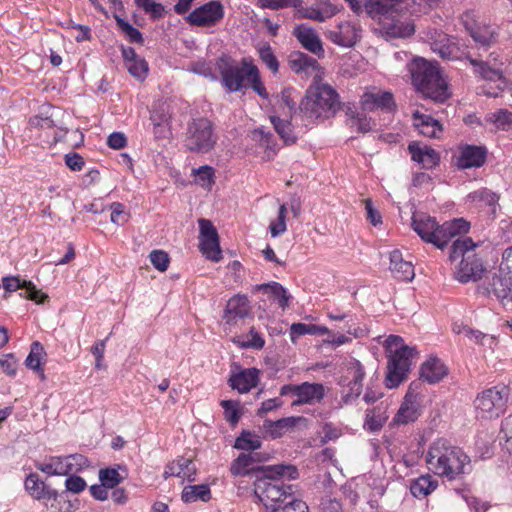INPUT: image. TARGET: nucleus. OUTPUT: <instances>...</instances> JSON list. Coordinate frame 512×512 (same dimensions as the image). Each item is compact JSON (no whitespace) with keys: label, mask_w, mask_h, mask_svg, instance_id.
Listing matches in <instances>:
<instances>
[{"label":"nucleus","mask_w":512,"mask_h":512,"mask_svg":"<svg viewBox=\"0 0 512 512\" xmlns=\"http://www.w3.org/2000/svg\"><path fill=\"white\" fill-rule=\"evenodd\" d=\"M298 470L289 465H272L258 470L254 482V493L265 506L266 512L283 504L288 496H293L292 486L285 485L281 478L295 479Z\"/></svg>","instance_id":"obj_1"},{"label":"nucleus","mask_w":512,"mask_h":512,"mask_svg":"<svg viewBox=\"0 0 512 512\" xmlns=\"http://www.w3.org/2000/svg\"><path fill=\"white\" fill-rule=\"evenodd\" d=\"M426 463L434 474L454 480L465 473L470 458L460 447L446 439H438L430 445Z\"/></svg>","instance_id":"obj_2"},{"label":"nucleus","mask_w":512,"mask_h":512,"mask_svg":"<svg viewBox=\"0 0 512 512\" xmlns=\"http://www.w3.org/2000/svg\"><path fill=\"white\" fill-rule=\"evenodd\" d=\"M411 227L424 242L443 250L452 238L467 233L470 223L463 218H455L440 225L434 217L413 214Z\"/></svg>","instance_id":"obj_3"},{"label":"nucleus","mask_w":512,"mask_h":512,"mask_svg":"<svg viewBox=\"0 0 512 512\" xmlns=\"http://www.w3.org/2000/svg\"><path fill=\"white\" fill-rule=\"evenodd\" d=\"M339 106L337 92L327 84H314L299 104L301 126L307 128L319 119L334 115Z\"/></svg>","instance_id":"obj_4"},{"label":"nucleus","mask_w":512,"mask_h":512,"mask_svg":"<svg viewBox=\"0 0 512 512\" xmlns=\"http://www.w3.org/2000/svg\"><path fill=\"white\" fill-rule=\"evenodd\" d=\"M412 83L425 97L444 102L449 97L447 83L438 67L423 58H416L410 66Z\"/></svg>","instance_id":"obj_5"},{"label":"nucleus","mask_w":512,"mask_h":512,"mask_svg":"<svg viewBox=\"0 0 512 512\" xmlns=\"http://www.w3.org/2000/svg\"><path fill=\"white\" fill-rule=\"evenodd\" d=\"M390 349L395 347L388 360L385 385L389 389L396 388L406 378L410 370L412 359L417 354L414 347L403 344V340L399 336L390 335L387 339Z\"/></svg>","instance_id":"obj_6"},{"label":"nucleus","mask_w":512,"mask_h":512,"mask_svg":"<svg viewBox=\"0 0 512 512\" xmlns=\"http://www.w3.org/2000/svg\"><path fill=\"white\" fill-rule=\"evenodd\" d=\"M470 64L474 67V73L481 79L494 83L497 91L487 92L489 96L497 97L500 92L506 90L511 85L510 77L512 75V62L507 58L498 59L494 54H490L486 61L477 60L468 57Z\"/></svg>","instance_id":"obj_7"},{"label":"nucleus","mask_w":512,"mask_h":512,"mask_svg":"<svg viewBox=\"0 0 512 512\" xmlns=\"http://www.w3.org/2000/svg\"><path fill=\"white\" fill-rule=\"evenodd\" d=\"M253 65L247 59H243L241 64H238L226 55L219 57L215 63L221 76V84L228 92H238L247 88L248 68Z\"/></svg>","instance_id":"obj_8"},{"label":"nucleus","mask_w":512,"mask_h":512,"mask_svg":"<svg viewBox=\"0 0 512 512\" xmlns=\"http://www.w3.org/2000/svg\"><path fill=\"white\" fill-rule=\"evenodd\" d=\"M217 141L212 123L206 118L194 119L187 129L185 145L195 153H208Z\"/></svg>","instance_id":"obj_9"},{"label":"nucleus","mask_w":512,"mask_h":512,"mask_svg":"<svg viewBox=\"0 0 512 512\" xmlns=\"http://www.w3.org/2000/svg\"><path fill=\"white\" fill-rule=\"evenodd\" d=\"M508 399L506 387H492L476 397L474 407L478 418L492 419L499 417L505 410Z\"/></svg>","instance_id":"obj_10"},{"label":"nucleus","mask_w":512,"mask_h":512,"mask_svg":"<svg viewBox=\"0 0 512 512\" xmlns=\"http://www.w3.org/2000/svg\"><path fill=\"white\" fill-rule=\"evenodd\" d=\"M468 16V14L465 15L464 26L478 48L488 49L497 43L499 27L496 24L469 22Z\"/></svg>","instance_id":"obj_11"},{"label":"nucleus","mask_w":512,"mask_h":512,"mask_svg":"<svg viewBox=\"0 0 512 512\" xmlns=\"http://www.w3.org/2000/svg\"><path fill=\"white\" fill-rule=\"evenodd\" d=\"M224 17V8L218 1H210L194 9L188 16L187 21L198 27H209L215 25Z\"/></svg>","instance_id":"obj_12"},{"label":"nucleus","mask_w":512,"mask_h":512,"mask_svg":"<svg viewBox=\"0 0 512 512\" xmlns=\"http://www.w3.org/2000/svg\"><path fill=\"white\" fill-rule=\"evenodd\" d=\"M361 31V26L357 22L343 21L334 29L327 30L325 35L334 44L349 48L360 39Z\"/></svg>","instance_id":"obj_13"},{"label":"nucleus","mask_w":512,"mask_h":512,"mask_svg":"<svg viewBox=\"0 0 512 512\" xmlns=\"http://www.w3.org/2000/svg\"><path fill=\"white\" fill-rule=\"evenodd\" d=\"M267 460V457L260 453L251 451L240 454L232 463L230 471L235 476L252 475L257 479L258 470H265L268 466H260Z\"/></svg>","instance_id":"obj_14"},{"label":"nucleus","mask_w":512,"mask_h":512,"mask_svg":"<svg viewBox=\"0 0 512 512\" xmlns=\"http://www.w3.org/2000/svg\"><path fill=\"white\" fill-rule=\"evenodd\" d=\"M489 296H495L504 306H512V273L501 271L494 274L486 288Z\"/></svg>","instance_id":"obj_15"},{"label":"nucleus","mask_w":512,"mask_h":512,"mask_svg":"<svg viewBox=\"0 0 512 512\" xmlns=\"http://www.w3.org/2000/svg\"><path fill=\"white\" fill-rule=\"evenodd\" d=\"M483 272L484 266L481 258L474 252L468 253L467 256L460 261L455 271V278L461 283H468L480 279Z\"/></svg>","instance_id":"obj_16"},{"label":"nucleus","mask_w":512,"mask_h":512,"mask_svg":"<svg viewBox=\"0 0 512 512\" xmlns=\"http://www.w3.org/2000/svg\"><path fill=\"white\" fill-rule=\"evenodd\" d=\"M487 150L483 146L464 145L459 148L456 165L460 169L478 168L484 165Z\"/></svg>","instance_id":"obj_17"},{"label":"nucleus","mask_w":512,"mask_h":512,"mask_svg":"<svg viewBox=\"0 0 512 512\" xmlns=\"http://www.w3.org/2000/svg\"><path fill=\"white\" fill-rule=\"evenodd\" d=\"M302 98L301 94L293 88L283 89L278 100V106L281 111H277V115L294 119L296 124H298V121L301 122V116L298 112Z\"/></svg>","instance_id":"obj_18"},{"label":"nucleus","mask_w":512,"mask_h":512,"mask_svg":"<svg viewBox=\"0 0 512 512\" xmlns=\"http://www.w3.org/2000/svg\"><path fill=\"white\" fill-rule=\"evenodd\" d=\"M259 374L260 371L257 368L240 369L238 372L232 371L228 384L239 393H247L257 386Z\"/></svg>","instance_id":"obj_19"},{"label":"nucleus","mask_w":512,"mask_h":512,"mask_svg":"<svg viewBox=\"0 0 512 512\" xmlns=\"http://www.w3.org/2000/svg\"><path fill=\"white\" fill-rule=\"evenodd\" d=\"M293 35L300 44L309 52L322 57L324 49L317 32L306 24L297 25L293 30Z\"/></svg>","instance_id":"obj_20"},{"label":"nucleus","mask_w":512,"mask_h":512,"mask_svg":"<svg viewBox=\"0 0 512 512\" xmlns=\"http://www.w3.org/2000/svg\"><path fill=\"white\" fill-rule=\"evenodd\" d=\"M361 108L363 111L372 112L381 109L386 112H391L394 107L393 95L390 92H366L362 95Z\"/></svg>","instance_id":"obj_21"},{"label":"nucleus","mask_w":512,"mask_h":512,"mask_svg":"<svg viewBox=\"0 0 512 512\" xmlns=\"http://www.w3.org/2000/svg\"><path fill=\"white\" fill-rule=\"evenodd\" d=\"M403 1L404 0H365L364 8L372 19L382 20L383 17L398 14L399 6Z\"/></svg>","instance_id":"obj_22"},{"label":"nucleus","mask_w":512,"mask_h":512,"mask_svg":"<svg viewBox=\"0 0 512 512\" xmlns=\"http://www.w3.org/2000/svg\"><path fill=\"white\" fill-rule=\"evenodd\" d=\"M250 309L248 298L244 295H236L227 302L223 318L227 324L235 325L238 320L249 315Z\"/></svg>","instance_id":"obj_23"},{"label":"nucleus","mask_w":512,"mask_h":512,"mask_svg":"<svg viewBox=\"0 0 512 512\" xmlns=\"http://www.w3.org/2000/svg\"><path fill=\"white\" fill-rule=\"evenodd\" d=\"M170 476L193 482L196 480V466L191 459L183 456L178 457L165 467L164 477L168 478Z\"/></svg>","instance_id":"obj_24"},{"label":"nucleus","mask_w":512,"mask_h":512,"mask_svg":"<svg viewBox=\"0 0 512 512\" xmlns=\"http://www.w3.org/2000/svg\"><path fill=\"white\" fill-rule=\"evenodd\" d=\"M324 396L325 388L321 383L303 382L299 384L297 398L291 403V406L314 404L320 402Z\"/></svg>","instance_id":"obj_25"},{"label":"nucleus","mask_w":512,"mask_h":512,"mask_svg":"<svg viewBox=\"0 0 512 512\" xmlns=\"http://www.w3.org/2000/svg\"><path fill=\"white\" fill-rule=\"evenodd\" d=\"M24 487L27 493L35 500H56L58 497V492L49 488L42 480H40L36 473H30L26 477Z\"/></svg>","instance_id":"obj_26"},{"label":"nucleus","mask_w":512,"mask_h":512,"mask_svg":"<svg viewBox=\"0 0 512 512\" xmlns=\"http://www.w3.org/2000/svg\"><path fill=\"white\" fill-rule=\"evenodd\" d=\"M408 150L412 160L419 163L424 169H432L439 164V154L431 147L412 142L409 144Z\"/></svg>","instance_id":"obj_27"},{"label":"nucleus","mask_w":512,"mask_h":512,"mask_svg":"<svg viewBox=\"0 0 512 512\" xmlns=\"http://www.w3.org/2000/svg\"><path fill=\"white\" fill-rule=\"evenodd\" d=\"M2 282L3 287L7 292H14L18 289H25L26 297L36 302L37 304L44 303V301L48 298L45 293L37 290L31 282H21V280L17 277H4Z\"/></svg>","instance_id":"obj_28"},{"label":"nucleus","mask_w":512,"mask_h":512,"mask_svg":"<svg viewBox=\"0 0 512 512\" xmlns=\"http://www.w3.org/2000/svg\"><path fill=\"white\" fill-rule=\"evenodd\" d=\"M389 259V269L396 279L406 282L413 280L415 276L414 267L410 261L403 259L402 253L399 250H393L390 253Z\"/></svg>","instance_id":"obj_29"},{"label":"nucleus","mask_w":512,"mask_h":512,"mask_svg":"<svg viewBox=\"0 0 512 512\" xmlns=\"http://www.w3.org/2000/svg\"><path fill=\"white\" fill-rule=\"evenodd\" d=\"M394 14L390 17H383L382 20H378L387 35L391 37L404 38L412 35L415 31V27L411 21H401L399 19H395Z\"/></svg>","instance_id":"obj_30"},{"label":"nucleus","mask_w":512,"mask_h":512,"mask_svg":"<svg viewBox=\"0 0 512 512\" xmlns=\"http://www.w3.org/2000/svg\"><path fill=\"white\" fill-rule=\"evenodd\" d=\"M447 374V368L436 357H431L425 361L420 368V378L430 384L441 381Z\"/></svg>","instance_id":"obj_31"},{"label":"nucleus","mask_w":512,"mask_h":512,"mask_svg":"<svg viewBox=\"0 0 512 512\" xmlns=\"http://www.w3.org/2000/svg\"><path fill=\"white\" fill-rule=\"evenodd\" d=\"M270 120L274 126L275 131L286 144H293L296 142L297 136L294 133V126L301 125L300 121H298V124H296L294 119L277 114L271 115Z\"/></svg>","instance_id":"obj_32"},{"label":"nucleus","mask_w":512,"mask_h":512,"mask_svg":"<svg viewBox=\"0 0 512 512\" xmlns=\"http://www.w3.org/2000/svg\"><path fill=\"white\" fill-rule=\"evenodd\" d=\"M414 126L425 137L438 138L442 132L441 124L430 115L416 111L413 114Z\"/></svg>","instance_id":"obj_33"},{"label":"nucleus","mask_w":512,"mask_h":512,"mask_svg":"<svg viewBox=\"0 0 512 512\" xmlns=\"http://www.w3.org/2000/svg\"><path fill=\"white\" fill-rule=\"evenodd\" d=\"M499 196L487 188H481L467 195V201L478 208H488L495 214Z\"/></svg>","instance_id":"obj_34"},{"label":"nucleus","mask_w":512,"mask_h":512,"mask_svg":"<svg viewBox=\"0 0 512 512\" xmlns=\"http://www.w3.org/2000/svg\"><path fill=\"white\" fill-rule=\"evenodd\" d=\"M289 66L297 74L309 75L318 69V61L302 52H294L289 57Z\"/></svg>","instance_id":"obj_35"},{"label":"nucleus","mask_w":512,"mask_h":512,"mask_svg":"<svg viewBox=\"0 0 512 512\" xmlns=\"http://www.w3.org/2000/svg\"><path fill=\"white\" fill-rule=\"evenodd\" d=\"M418 406L416 403V395L408 391L405 395L404 401L401 404L394 421L399 424H406L413 422L418 418Z\"/></svg>","instance_id":"obj_36"},{"label":"nucleus","mask_w":512,"mask_h":512,"mask_svg":"<svg viewBox=\"0 0 512 512\" xmlns=\"http://www.w3.org/2000/svg\"><path fill=\"white\" fill-rule=\"evenodd\" d=\"M438 487V480L433 476L421 475L410 482V492L418 499H423L435 491Z\"/></svg>","instance_id":"obj_37"},{"label":"nucleus","mask_w":512,"mask_h":512,"mask_svg":"<svg viewBox=\"0 0 512 512\" xmlns=\"http://www.w3.org/2000/svg\"><path fill=\"white\" fill-rule=\"evenodd\" d=\"M302 419V417L291 416L281 418L276 421L265 420L263 427L265 428L266 432L269 433L270 436L275 439L281 437L286 431L294 428L296 424Z\"/></svg>","instance_id":"obj_38"},{"label":"nucleus","mask_w":512,"mask_h":512,"mask_svg":"<svg viewBox=\"0 0 512 512\" xmlns=\"http://www.w3.org/2000/svg\"><path fill=\"white\" fill-rule=\"evenodd\" d=\"M181 499L184 503L208 502L211 499L210 487L207 484L187 485L182 490Z\"/></svg>","instance_id":"obj_39"},{"label":"nucleus","mask_w":512,"mask_h":512,"mask_svg":"<svg viewBox=\"0 0 512 512\" xmlns=\"http://www.w3.org/2000/svg\"><path fill=\"white\" fill-rule=\"evenodd\" d=\"M65 457L51 456L43 462H38L35 467L43 473L48 475H68L66 469Z\"/></svg>","instance_id":"obj_40"},{"label":"nucleus","mask_w":512,"mask_h":512,"mask_svg":"<svg viewBox=\"0 0 512 512\" xmlns=\"http://www.w3.org/2000/svg\"><path fill=\"white\" fill-rule=\"evenodd\" d=\"M258 289L273 296L279 307L282 309H285L289 305L291 296L280 283L271 282L261 284L258 286Z\"/></svg>","instance_id":"obj_41"},{"label":"nucleus","mask_w":512,"mask_h":512,"mask_svg":"<svg viewBox=\"0 0 512 512\" xmlns=\"http://www.w3.org/2000/svg\"><path fill=\"white\" fill-rule=\"evenodd\" d=\"M234 343L242 349L261 350L265 345V340L262 335L252 327L247 334L235 338Z\"/></svg>","instance_id":"obj_42"},{"label":"nucleus","mask_w":512,"mask_h":512,"mask_svg":"<svg viewBox=\"0 0 512 512\" xmlns=\"http://www.w3.org/2000/svg\"><path fill=\"white\" fill-rule=\"evenodd\" d=\"M478 246L471 238L457 239L453 242L449 250V260L454 262L459 258L464 259L468 253H473Z\"/></svg>","instance_id":"obj_43"},{"label":"nucleus","mask_w":512,"mask_h":512,"mask_svg":"<svg viewBox=\"0 0 512 512\" xmlns=\"http://www.w3.org/2000/svg\"><path fill=\"white\" fill-rule=\"evenodd\" d=\"M387 420L385 408L377 407L366 411L364 428L370 432L379 431Z\"/></svg>","instance_id":"obj_44"},{"label":"nucleus","mask_w":512,"mask_h":512,"mask_svg":"<svg viewBox=\"0 0 512 512\" xmlns=\"http://www.w3.org/2000/svg\"><path fill=\"white\" fill-rule=\"evenodd\" d=\"M432 50L444 60L459 59V48L455 43L446 38V36L443 40L434 42L432 44Z\"/></svg>","instance_id":"obj_45"},{"label":"nucleus","mask_w":512,"mask_h":512,"mask_svg":"<svg viewBox=\"0 0 512 512\" xmlns=\"http://www.w3.org/2000/svg\"><path fill=\"white\" fill-rule=\"evenodd\" d=\"M260 437L250 431H243L235 440L234 447L243 451H256L261 447Z\"/></svg>","instance_id":"obj_46"},{"label":"nucleus","mask_w":512,"mask_h":512,"mask_svg":"<svg viewBox=\"0 0 512 512\" xmlns=\"http://www.w3.org/2000/svg\"><path fill=\"white\" fill-rule=\"evenodd\" d=\"M486 120L493 123L497 129L508 130L512 126V112L506 109H499L489 113Z\"/></svg>","instance_id":"obj_47"},{"label":"nucleus","mask_w":512,"mask_h":512,"mask_svg":"<svg viewBox=\"0 0 512 512\" xmlns=\"http://www.w3.org/2000/svg\"><path fill=\"white\" fill-rule=\"evenodd\" d=\"M120 466L118 468H104L99 471V480L104 485L109 487L110 489H114L118 484H120L124 477L119 473Z\"/></svg>","instance_id":"obj_48"},{"label":"nucleus","mask_w":512,"mask_h":512,"mask_svg":"<svg viewBox=\"0 0 512 512\" xmlns=\"http://www.w3.org/2000/svg\"><path fill=\"white\" fill-rule=\"evenodd\" d=\"M196 182L204 188L211 189L215 183V170L213 167L204 165L193 170Z\"/></svg>","instance_id":"obj_49"},{"label":"nucleus","mask_w":512,"mask_h":512,"mask_svg":"<svg viewBox=\"0 0 512 512\" xmlns=\"http://www.w3.org/2000/svg\"><path fill=\"white\" fill-rule=\"evenodd\" d=\"M65 457L67 474L82 471L90 466L88 458L82 454H70Z\"/></svg>","instance_id":"obj_50"},{"label":"nucleus","mask_w":512,"mask_h":512,"mask_svg":"<svg viewBox=\"0 0 512 512\" xmlns=\"http://www.w3.org/2000/svg\"><path fill=\"white\" fill-rule=\"evenodd\" d=\"M346 114L351 119V126H356L358 131L367 133L372 130V120L364 113H359L357 111H353L352 109H348Z\"/></svg>","instance_id":"obj_51"},{"label":"nucleus","mask_w":512,"mask_h":512,"mask_svg":"<svg viewBox=\"0 0 512 512\" xmlns=\"http://www.w3.org/2000/svg\"><path fill=\"white\" fill-rule=\"evenodd\" d=\"M199 249L207 259L213 262H218L222 259V251L220 249L219 239L213 240V242H199Z\"/></svg>","instance_id":"obj_52"},{"label":"nucleus","mask_w":512,"mask_h":512,"mask_svg":"<svg viewBox=\"0 0 512 512\" xmlns=\"http://www.w3.org/2000/svg\"><path fill=\"white\" fill-rule=\"evenodd\" d=\"M440 0H411L407 3V8L412 15L426 14L436 8Z\"/></svg>","instance_id":"obj_53"},{"label":"nucleus","mask_w":512,"mask_h":512,"mask_svg":"<svg viewBox=\"0 0 512 512\" xmlns=\"http://www.w3.org/2000/svg\"><path fill=\"white\" fill-rule=\"evenodd\" d=\"M116 23L131 43L143 44L142 33L122 18L116 17Z\"/></svg>","instance_id":"obj_54"},{"label":"nucleus","mask_w":512,"mask_h":512,"mask_svg":"<svg viewBox=\"0 0 512 512\" xmlns=\"http://www.w3.org/2000/svg\"><path fill=\"white\" fill-rule=\"evenodd\" d=\"M247 87H251L261 97H267L266 89L261 82L259 70L253 65L248 68Z\"/></svg>","instance_id":"obj_55"},{"label":"nucleus","mask_w":512,"mask_h":512,"mask_svg":"<svg viewBox=\"0 0 512 512\" xmlns=\"http://www.w3.org/2000/svg\"><path fill=\"white\" fill-rule=\"evenodd\" d=\"M271 512H308V506L293 495L288 496L287 500L277 508H272Z\"/></svg>","instance_id":"obj_56"},{"label":"nucleus","mask_w":512,"mask_h":512,"mask_svg":"<svg viewBox=\"0 0 512 512\" xmlns=\"http://www.w3.org/2000/svg\"><path fill=\"white\" fill-rule=\"evenodd\" d=\"M499 440L508 453H512V416L506 417L501 423Z\"/></svg>","instance_id":"obj_57"},{"label":"nucleus","mask_w":512,"mask_h":512,"mask_svg":"<svg viewBox=\"0 0 512 512\" xmlns=\"http://www.w3.org/2000/svg\"><path fill=\"white\" fill-rule=\"evenodd\" d=\"M44 354L43 346L39 342H33L29 355L25 360V364L28 368L38 371L41 368V358Z\"/></svg>","instance_id":"obj_58"},{"label":"nucleus","mask_w":512,"mask_h":512,"mask_svg":"<svg viewBox=\"0 0 512 512\" xmlns=\"http://www.w3.org/2000/svg\"><path fill=\"white\" fill-rule=\"evenodd\" d=\"M198 224L200 229L199 242H213V240L219 239L218 232L210 220L201 218L198 220Z\"/></svg>","instance_id":"obj_59"},{"label":"nucleus","mask_w":512,"mask_h":512,"mask_svg":"<svg viewBox=\"0 0 512 512\" xmlns=\"http://www.w3.org/2000/svg\"><path fill=\"white\" fill-rule=\"evenodd\" d=\"M138 7L142 8L145 13L150 14L151 18L156 20L164 15V6L154 0H135Z\"/></svg>","instance_id":"obj_60"},{"label":"nucleus","mask_w":512,"mask_h":512,"mask_svg":"<svg viewBox=\"0 0 512 512\" xmlns=\"http://www.w3.org/2000/svg\"><path fill=\"white\" fill-rule=\"evenodd\" d=\"M125 66L133 77L139 80H144L147 77L149 69L148 63L145 61V59L138 57L137 59L128 62V64Z\"/></svg>","instance_id":"obj_61"},{"label":"nucleus","mask_w":512,"mask_h":512,"mask_svg":"<svg viewBox=\"0 0 512 512\" xmlns=\"http://www.w3.org/2000/svg\"><path fill=\"white\" fill-rule=\"evenodd\" d=\"M260 59L263 63L273 72H278L279 62L274 55V52L270 45L265 44L258 49Z\"/></svg>","instance_id":"obj_62"},{"label":"nucleus","mask_w":512,"mask_h":512,"mask_svg":"<svg viewBox=\"0 0 512 512\" xmlns=\"http://www.w3.org/2000/svg\"><path fill=\"white\" fill-rule=\"evenodd\" d=\"M348 374L352 377L350 380L351 385H359L363 387L362 381L365 377L364 367L360 361L352 359L348 364Z\"/></svg>","instance_id":"obj_63"},{"label":"nucleus","mask_w":512,"mask_h":512,"mask_svg":"<svg viewBox=\"0 0 512 512\" xmlns=\"http://www.w3.org/2000/svg\"><path fill=\"white\" fill-rule=\"evenodd\" d=\"M149 259L154 268L160 272H164L168 269L170 259L166 252L162 250H153L149 254Z\"/></svg>","instance_id":"obj_64"}]
</instances>
